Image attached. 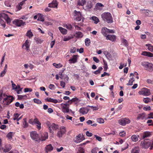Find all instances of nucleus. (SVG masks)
<instances>
[{"instance_id":"38","label":"nucleus","mask_w":153,"mask_h":153,"mask_svg":"<svg viewBox=\"0 0 153 153\" xmlns=\"http://www.w3.org/2000/svg\"><path fill=\"white\" fill-rule=\"evenodd\" d=\"M134 81L133 79V77L131 78V79L129 80L128 83L126 84L127 85H132L133 82Z\"/></svg>"},{"instance_id":"1","label":"nucleus","mask_w":153,"mask_h":153,"mask_svg":"<svg viewBox=\"0 0 153 153\" xmlns=\"http://www.w3.org/2000/svg\"><path fill=\"white\" fill-rule=\"evenodd\" d=\"M103 20L108 23H111L113 22V18L110 13H104L101 15Z\"/></svg>"},{"instance_id":"63","label":"nucleus","mask_w":153,"mask_h":153,"mask_svg":"<svg viewBox=\"0 0 153 153\" xmlns=\"http://www.w3.org/2000/svg\"><path fill=\"white\" fill-rule=\"evenodd\" d=\"M147 118L149 119L153 118V113H150L149 114Z\"/></svg>"},{"instance_id":"58","label":"nucleus","mask_w":153,"mask_h":153,"mask_svg":"<svg viewBox=\"0 0 153 153\" xmlns=\"http://www.w3.org/2000/svg\"><path fill=\"white\" fill-rule=\"evenodd\" d=\"M120 135L122 137H124L126 135V133L124 131H123L122 132H120L119 133Z\"/></svg>"},{"instance_id":"14","label":"nucleus","mask_w":153,"mask_h":153,"mask_svg":"<svg viewBox=\"0 0 153 153\" xmlns=\"http://www.w3.org/2000/svg\"><path fill=\"white\" fill-rule=\"evenodd\" d=\"M2 16H3L5 19V20L7 21V24L10 23L11 22V20L10 18L8 17V16L6 14L4 13H3L2 15Z\"/></svg>"},{"instance_id":"54","label":"nucleus","mask_w":153,"mask_h":153,"mask_svg":"<svg viewBox=\"0 0 153 153\" xmlns=\"http://www.w3.org/2000/svg\"><path fill=\"white\" fill-rule=\"evenodd\" d=\"M76 51V48L74 47H72L70 49V52L71 53H74Z\"/></svg>"},{"instance_id":"64","label":"nucleus","mask_w":153,"mask_h":153,"mask_svg":"<svg viewBox=\"0 0 153 153\" xmlns=\"http://www.w3.org/2000/svg\"><path fill=\"white\" fill-rule=\"evenodd\" d=\"M86 135L88 137H91L92 136L93 134L92 133H90L88 131H87L86 132Z\"/></svg>"},{"instance_id":"9","label":"nucleus","mask_w":153,"mask_h":153,"mask_svg":"<svg viewBox=\"0 0 153 153\" xmlns=\"http://www.w3.org/2000/svg\"><path fill=\"white\" fill-rule=\"evenodd\" d=\"M77 55H73L72 58L69 60V63H74L76 62H77Z\"/></svg>"},{"instance_id":"47","label":"nucleus","mask_w":153,"mask_h":153,"mask_svg":"<svg viewBox=\"0 0 153 153\" xmlns=\"http://www.w3.org/2000/svg\"><path fill=\"white\" fill-rule=\"evenodd\" d=\"M106 58L109 60L111 59L112 56L111 54L108 52H107V53L105 55Z\"/></svg>"},{"instance_id":"49","label":"nucleus","mask_w":153,"mask_h":153,"mask_svg":"<svg viewBox=\"0 0 153 153\" xmlns=\"http://www.w3.org/2000/svg\"><path fill=\"white\" fill-rule=\"evenodd\" d=\"M97 121L100 123H103L104 122V120L101 118L97 119Z\"/></svg>"},{"instance_id":"45","label":"nucleus","mask_w":153,"mask_h":153,"mask_svg":"<svg viewBox=\"0 0 153 153\" xmlns=\"http://www.w3.org/2000/svg\"><path fill=\"white\" fill-rule=\"evenodd\" d=\"M143 101L145 103H148L149 102L151 101V99L148 97L144 98L143 99Z\"/></svg>"},{"instance_id":"56","label":"nucleus","mask_w":153,"mask_h":153,"mask_svg":"<svg viewBox=\"0 0 153 153\" xmlns=\"http://www.w3.org/2000/svg\"><path fill=\"white\" fill-rule=\"evenodd\" d=\"M84 149L82 148H80L77 152V153H84Z\"/></svg>"},{"instance_id":"2","label":"nucleus","mask_w":153,"mask_h":153,"mask_svg":"<svg viewBox=\"0 0 153 153\" xmlns=\"http://www.w3.org/2000/svg\"><path fill=\"white\" fill-rule=\"evenodd\" d=\"M30 136L31 138L34 140L39 142L40 140L42 141L45 140V139H40L39 137V136L38 134H37V132L36 131H33L31 132L30 133Z\"/></svg>"},{"instance_id":"7","label":"nucleus","mask_w":153,"mask_h":153,"mask_svg":"<svg viewBox=\"0 0 153 153\" xmlns=\"http://www.w3.org/2000/svg\"><path fill=\"white\" fill-rule=\"evenodd\" d=\"M58 128V126L57 125H56L54 123H52L50 125V126H49V129L50 132H53V130H56Z\"/></svg>"},{"instance_id":"8","label":"nucleus","mask_w":153,"mask_h":153,"mask_svg":"<svg viewBox=\"0 0 153 153\" xmlns=\"http://www.w3.org/2000/svg\"><path fill=\"white\" fill-rule=\"evenodd\" d=\"M89 110L87 107H83L80 109L79 111L82 114H87Z\"/></svg>"},{"instance_id":"55","label":"nucleus","mask_w":153,"mask_h":153,"mask_svg":"<svg viewBox=\"0 0 153 153\" xmlns=\"http://www.w3.org/2000/svg\"><path fill=\"white\" fill-rule=\"evenodd\" d=\"M73 37L71 36H68L67 37H65L63 39L64 41H67L71 39Z\"/></svg>"},{"instance_id":"36","label":"nucleus","mask_w":153,"mask_h":153,"mask_svg":"<svg viewBox=\"0 0 153 153\" xmlns=\"http://www.w3.org/2000/svg\"><path fill=\"white\" fill-rule=\"evenodd\" d=\"M37 20L40 21H41L43 22L44 21V18L42 15L39 14V16L38 17Z\"/></svg>"},{"instance_id":"18","label":"nucleus","mask_w":153,"mask_h":153,"mask_svg":"<svg viewBox=\"0 0 153 153\" xmlns=\"http://www.w3.org/2000/svg\"><path fill=\"white\" fill-rule=\"evenodd\" d=\"M74 36L77 38H81L82 37L83 34L81 32L79 31L76 32Z\"/></svg>"},{"instance_id":"46","label":"nucleus","mask_w":153,"mask_h":153,"mask_svg":"<svg viewBox=\"0 0 153 153\" xmlns=\"http://www.w3.org/2000/svg\"><path fill=\"white\" fill-rule=\"evenodd\" d=\"M86 3L85 0H81V2H79L78 4L79 5L83 6Z\"/></svg>"},{"instance_id":"39","label":"nucleus","mask_w":153,"mask_h":153,"mask_svg":"<svg viewBox=\"0 0 153 153\" xmlns=\"http://www.w3.org/2000/svg\"><path fill=\"white\" fill-rule=\"evenodd\" d=\"M74 16H81V13L79 11H77L75 10L74 11Z\"/></svg>"},{"instance_id":"33","label":"nucleus","mask_w":153,"mask_h":153,"mask_svg":"<svg viewBox=\"0 0 153 153\" xmlns=\"http://www.w3.org/2000/svg\"><path fill=\"white\" fill-rule=\"evenodd\" d=\"M64 27L70 30H71L72 28V27L71 25L69 24H68L65 25Z\"/></svg>"},{"instance_id":"30","label":"nucleus","mask_w":153,"mask_h":153,"mask_svg":"<svg viewBox=\"0 0 153 153\" xmlns=\"http://www.w3.org/2000/svg\"><path fill=\"white\" fill-rule=\"evenodd\" d=\"M78 99L76 97L72 98L71 100L68 101V102H70V104H71L72 102H76Z\"/></svg>"},{"instance_id":"60","label":"nucleus","mask_w":153,"mask_h":153,"mask_svg":"<svg viewBox=\"0 0 153 153\" xmlns=\"http://www.w3.org/2000/svg\"><path fill=\"white\" fill-rule=\"evenodd\" d=\"M64 70H61L59 73V75H60V78L62 79L63 78V75L62 74L64 72Z\"/></svg>"},{"instance_id":"25","label":"nucleus","mask_w":153,"mask_h":153,"mask_svg":"<svg viewBox=\"0 0 153 153\" xmlns=\"http://www.w3.org/2000/svg\"><path fill=\"white\" fill-rule=\"evenodd\" d=\"M29 41H28V40H26L25 43H24L22 45L23 47L25 46L26 49L27 50H28L29 48Z\"/></svg>"},{"instance_id":"48","label":"nucleus","mask_w":153,"mask_h":153,"mask_svg":"<svg viewBox=\"0 0 153 153\" xmlns=\"http://www.w3.org/2000/svg\"><path fill=\"white\" fill-rule=\"evenodd\" d=\"M12 132H10L7 134V137L9 139H11L12 138V137L13 136L12 135Z\"/></svg>"},{"instance_id":"27","label":"nucleus","mask_w":153,"mask_h":153,"mask_svg":"<svg viewBox=\"0 0 153 153\" xmlns=\"http://www.w3.org/2000/svg\"><path fill=\"white\" fill-rule=\"evenodd\" d=\"M146 46L148 47L149 51L151 52H153V46L151 45L150 44H146Z\"/></svg>"},{"instance_id":"20","label":"nucleus","mask_w":153,"mask_h":153,"mask_svg":"<svg viewBox=\"0 0 153 153\" xmlns=\"http://www.w3.org/2000/svg\"><path fill=\"white\" fill-rule=\"evenodd\" d=\"M101 33L104 36H106L107 33H108L107 28L106 27L102 28Z\"/></svg>"},{"instance_id":"53","label":"nucleus","mask_w":153,"mask_h":153,"mask_svg":"<svg viewBox=\"0 0 153 153\" xmlns=\"http://www.w3.org/2000/svg\"><path fill=\"white\" fill-rule=\"evenodd\" d=\"M14 118H13V119L14 120H16L17 119L18 117L19 116V114L18 113L14 114Z\"/></svg>"},{"instance_id":"61","label":"nucleus","mask_w":153,"mask_h":153,"mask_svg":"<svg viewBox=\"0 0 153 153\" xmlns=\"http://www.w3.org/2000/svg\"><path fill=\"white\" fill-rule=\"evenodd\" d=\"M122 41H123V43H124V44L125 45H126V46L128 45V43L127 42V40L126 39H123Z\"/></svg>"},{"instance_id":"24","label":"nucleus","mask_w":153,"mask_h":153,"mask_svg":"<svg viewBox=\"0 0 153 153\" xmlns=\"http://www.w3.org/2000/svg\"><path fill=\"white\" fill-rule=\"evenodd\" d=\"M59 29L61 32L63 34H65L67 33V30L61 27H59Z\"/></svg>"},{"instance_id":"22","label":"nucleus","mask_w":153,"mask_h":153,"mask_svg":"<svg viewBox=\"0 0 153 153\" xmlns=\"http://www.w3.org/2000/svg\"><path fill=\"white\" fill-rule=\"evenodd\" d=\"M7 98V102L6 103L7 105H9L12 102L14 99V97L11 96H8Z\"/></svg>"},{"instance_id":"19","label":"nucleus","mask_w":153,"mask_h":153,"mask_svg":"<svg viewBox=\"0 0 153 153\" xmlns=\"http://www.w3.org/2000/svg\"><path fill=\"white\" fill-rule=\"evenodd\" d=\"M62 110L64 113H68L69 111V107L62 106Z\"/></svg>"},{"instance_id":"52","label":"nucleus","mask_w":153,"mask_h":153,"mask_svg":"<svg viewBox=\"0 0 153 153\" xmlns=\"http://www.w3.org/2000/svg\"><path fill=\"white\" fill-rule=\"evenodd\" d=\"M94 136L96 138V139L97 140H98V141H101L102 140V138L99 136H97V135H94Z\"/></svg>"},{"instance_id":"4","label":"nucleus","mask_w":153,"mask_h":153,"mask_svg":"<svg viewBox=\"0 0 153 153\" xmlns=\"http://www.w3.org/2000/svg\"><path fill=\"white\" fill-rule=\"evenodd\" d=\"M141 144L143 148L147 149L150 146L151 144V141L149 140L145 139L143 143H142V142H141Z\"/></svg>"},{"instance_id":"29","label":"nucleus","mask_w":153,"mask_h":153,"mask_svg":"<svg viewBox=\"0 0 153 153\" xmlns=\"http://www.w3.org/2000/svg\"><path fill=\"white\" fill-rule=\"evenodd\" d=\"M91 18L94 21V23L97 24L99 22V20L98 18L96 16H94L92 17Z\"/></svg>"},{"instance_id":"62","label":"nucleus","mask_w":153,"mask_h":153,"mask_svg":"<svg viewBox=\"0 0 153 153\" xmlns=\"http://www.w3.org/2000/svg\"><path fill=\"white\" fill-rule=\"evenodd\" d=\"M93 59L94 62L97 63H98L100 62L99 59L95 57H93Z\"/></svg>"},{"instance_id":"41","label":"nucleus","mask_w":153,"mask_h":153,"mask_svg":"<svg viewBox=\"0 0 153 153\" xmlns=\"http://www.w3.org/2000/svg\"><path fill=\"white\" fill-rule=\"evenodd\" d=\"M81 135H79L78 136H77L76 137V139L74 140V142L76 143H78L80 142V138Z\"/></svg>"},{"instance_id":"31","label":"nucleus","mask_w":153,"mask_h":153,"mask_svg":"<svg viewBox=\"0 0 153 153\" xmlns=\"http://www.w3.org/2000/svg\"><path fill=\"white\" fill-rule=\"evenodd\" d=\"M103 62L104 63V65L103 67L104 71H106L108 68L107 63V62L104 59H103Z\"/></svg>"},{"instance_id":"21","label":"nucleus","mask_w":153,"mask_h":153,"mask_svg":"<svg viewBox=\"0 0 153 153\" xmlns=\"http://www.w3.org/2000/svg\"><path fill=\"white\" fill-rule=\"evenodd\" d=\"M139 148L138 147H136L133 149L131 151V153H139Z\"/></svg>"},{"instance_id":"40","label":"nucleus","mask_w":153,"mask_h":153,"mask_svg":"<svg viewBox=\"0 0 153 153\" xmlns=\"http://www.w3.org/2000/svg\"><path fill=\"white\" fill-rule=\"evenodd\" d=\"M61 132L63 134H64L66 131V128L64 126H61L60 128V130Z\"/></svg>"},{"instance_id":"5","label":"nucleus","mask_w":153,"mask_h":153,"mask_svg":"<svg viewBox=\"0 0 153 153\" xmlns=\"http://www.w3.org/2000/svg\"><path fill=\"white\" fill-rule=\"evenodd\" d=\"M130 120L127 118H122L118 121L119 123L122 126H124L126 124L129 123Z\"/></svg>"},{"instance_id":"17","label":"nucleus","mask_w":153,"mask_h":153,"mask_svg":"<svg viewBox=\"0 0 153 153\" xmlns=\"http://www.w3.org/2000/svg\"><path fill=\"white\" fill-rule=\"evenodd\" d=\"M151 135L150 132L146 131L144 132L143 135V139L147 137H149Z\"/></svg>"},{"instance_id":"16","label":"nucleus","mask_w":153,"mask_h":153,"mask_svg":"<svg viewBox=\"0 0 153 153\" xmlns=\"http://www.w3.org/2000/svg\"><path fill=\"white\" fill-rule=\"evenodd\" d=\"M145 114L144 113L139 114L138 115V116L137 118V120H139L140 119L143 120L145 118Z\"/></svg>"},{"instance_id":"28","label":"nucleus","mask_w":153,"mask_h":153,"mask_svg":"<svg viewBox=\"0 0 153 153\" xmlns=\"http://www.w3.org/2000/svg\"><path fill=\"white\" fill-rule=\"evenodd\" d=\"M26 35L29 38H30L33 36V34L32 33L31 31L30 30L27 31L26 33Z\"/></svg>"},{"instance_id":"50","label":"nucleus","mask_w":153,"mask_h":153,"mask_svg":"<svg viewBox=\"0 0 153 153\" xmlns=\"http://www.w3.org/2000/svg\"><path fill=\"white\" fill-rule=\"evenodd\" d=\"M87 107H91L93 110H97L98 109V108L97 107L93 106L88 105Z\"/></svg>"},{"instance_id":"37","label":"nucleus","mask_w":153,"mask_h":153,"mask_svg":"<svg viewBox=\"0 0 153 153\" xmlns=\"http://www.w3.org/2000/svg\"><path fill=\"white\" fill-rule=\"evenodd\" d=\"M85 45L86 46H88L90 45V40L88 38L86 39L85 40Z\"/></svg>"},{"instance_id":"23","label":"nucleus","mask_w":153,"mask_h":153,"mask_svg":"<svg viewBox=\"0 0 153 153\" xmlns=\"http://www.w3.org/2000/svg\"><path fill=\"white\" fill-rule=\"evenodd\" d=\"M48 7H57V4L55 2H52L48 4Z\"/></svg>"},{"instance_id":"6","label":"nucleus","mask_w":153,"mask_h":153,"mask_svg":"<svg viewBox=\"0 0 153 153\" xmlns=\"http://www.w3.org/2000/svg\"><path fill=\"white\" fill-rule=\"evenodd\" d=\"M143 65L147 70L149 71H152L153 70V65L151 63L145 62L143 63Z\"/></svg>"},{"instance_id":"44","label":"nucleus","mask_w":153,"mask_h":153,"mask_svg":"<svg viewBox=\"0 0 153 153\" xmlns=\"http://www.w3.org/2000/svg\"><path fill=\"white\" fill-rule=\"evenodd\" d=\"M33 101L35 103L38 104H41L42 103V102L36 98L33 99Z\"/></svg>"},{"instance_id":"43","label":"nucleus","mask_w":153,"mask_h":153,"mask_svg":"<svg viewBox=\"0 0 153 153\" xmlns=\"http://www.w3.org/2000/svg\"><path fill=\"white\" fill-rule=\"evenodd\" d=\"M53 65L57 68H60L62 66V65L60 64H56V63H53Z\"/></svg>"},{"instance_id":"12","label":"nucleus","mask_w":153,"mask_h":153,"mask_svg":"<svg viewBox=\"0 0 153 153\" xmlns=\"http://www.w3.org/2000/svg\"><path fill=\"white\" fill-rule=\"evenodd\" d=\"M93 4L92 2L90 1H88L86 5V9L89 10L91 9L93 6Z\"/></svg>"},{"instance_id":"13","label":"nucleus","mask_w":153,"mask_h":153,"mask_svg":"<svg viewBox=\"0 0 153 153\" xmlns=\"http://www.w3.org/2000/svg\"><path fill=\"white\" fill-rule=\"evenodd\" d=\"M141 54L143 55L148 56L149 57H153V54L150 52L144 51Z\"/></svg>"},{"instance_id":"42","label":"nucleus","mask_w":153,"mask_h":153,"mask_svg":"<svg viewBox=\"0 0 153 153\" xmlns=\"http://www.w3.org/2000/svg\"><path fill=\"white\" fill-rule=\"evenodd\" d=\"M18 99L19 100H21L25 98V97H27V96L26 95H18Z\"/></svg>"},{"instance_id":"26","label":"nucleus","mask_w":153,"mask_h":153,"mask_svg":"<svg viewBox=\"0 0 153 153\" xmlns=\"http://www.w3.org/2000/svg\"><path fill=\"white\" fill-rule=\"evenodd\" d=\"M139 137L138 136H137L136 135H133L132 136L131 139L132 141L136 142L138 140V137Z\"/></svg>"},{"instance_id":"51","label":"nucleus","mask_w":153,"mask_h":153,"mask_svg":"<svg viewBox=\"0 0 153 153\" xmlns=\"http://www.w3.org/2000/svg\"><path fill=\"white\" fill-rule=\"evenodd\" d=\"M32 91V89L31 88H25L24 89V92H31Z\"/></svg>"},{"instance_id":"57","label":"nucleus","mask_w":153,"mask_h":153,"mask_svg":"<svg viewBox=\"0 0 153 153\" xmlns=\"http://www.w3.org/2000/svg\"><path fill=\"white\" fill-rule=\"evenodd\" d=\"M57 134L58 136L59 137H62L64 134L62 133L60 131H58Z\"/></svg>"},{"instance_id":"32","label":"nucleus","mask_w":153,"mask_h":153,"mask_svg":"<svg viewBox=\"0 0 153 153\" xmlns=\"http://www.w3.org/2000/svg\"><path fill=\"white\" fill-rule=\"evenodd\" d=\"M24 122H23V127L24 128L27 127L28 126V124L27 122V119L26 118L23 119Z\"/></svg>"},{"instance_id":"35","label":"nucleus","mask_w":153,"mask_h":153,"mask_svg":"<svg viewBox=\"0 0 153 153\" xmlns=\"http://www.w3.org/2000/svg\"><path fill=\"white\" fill-rule=\"evenodd\" d=\"M34 40L36 41L37 43L40 44L43 42V40H41L40 39L36 37H35Z\"/></svg>"},{"instance_id":"34","label":"nucleus","mask_w":153,"mask_h":153,"mask_svg":"<svg viewBox=\"0 0 153 153\" xmlns=\"http://www.w3.org/2000/svg\"><path fill=\"white\" fill-rule=\"evenodd\" d=\"M88 125H91V126H96L97 125V124L96 123H94L93 124H91L93 122L91 120H88V121H87L86 122Z\"/></svg>"},{"instance_id":"59","label":"nucleus","mask_w":153,"mask_h":153,"mask_svg":"<svg viewBox=\"0 0 153 153\" xmlns=\"http://www.w3.org/2000/svg\"><path fill=\"white\" fill-rule=\"evenodd\" d=\"M6 72H7V71H6L5 70H4L3 71H2L1 73V74L0 75V77H3L4 75L5 74Z\"/></svg>"},{"instance_id":"10","label":"nucleus","mask_w":153,"mask_h":153,"mask_svg":"<svg viewBox=\"0 0 153 153\" xmlns=\"http://www.w3.org/2000/svg\"><path fill=\"white\" fill-rule=\"evenodd\" d=\"M106 39L107 40H109L112 42H114L116 40V36L114 35H108L106 36Z\"/></svg>"},{"instance_id":"15","label":"nucleus","mask_w":153,"mask_h":153,"mask_svg":"<svg viewBox=\"0 0 153 153\" xmlns=\"http://www.w3.org/2000/svg\"><path fill=\"white\" fill-rule=\"evenodd\" d=\"M53 149V148L51 145V144H49L47 145L45 147L46 152L47 153H48V151H51Z\"/></svg>"},{"instance_id":"11","label":"nucleus","mask_w":153,"mask_h":153,"mask_svg":"<svg viewBox=\"0 0 153 153\" xmlns=\"http://www.w3.org/2000/svg\"><path fill=\"white\" fill-rule=\"evenodd\" d=\"M142 94L144 95L149 96L150 93L149 90L146 88H143L142 90Z\"/></svg>"},{"instance_id":"3","label":"nucleus","mask_w":153,"mask_h":153,"mask_svg":"<svg viewBox=\"0 0 153 153\" xmlns=\"http://www.w3.org/2000/svg\"><path fill=\"white\" fill-rule=\"evenodd\" d=\"M13 24L18 27L24 26L25 25V22L21 19H15L13 21Z\"/></svg>"}]
</instances>
